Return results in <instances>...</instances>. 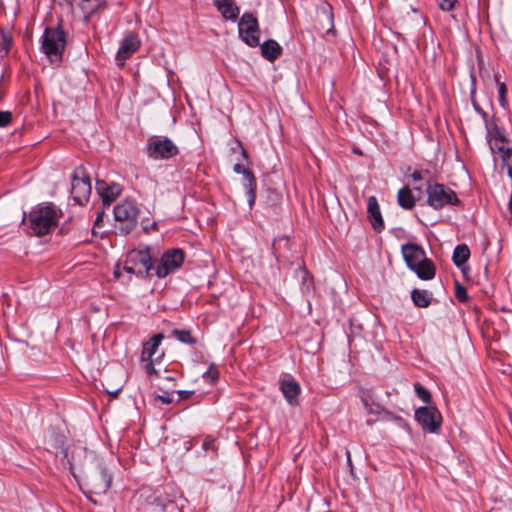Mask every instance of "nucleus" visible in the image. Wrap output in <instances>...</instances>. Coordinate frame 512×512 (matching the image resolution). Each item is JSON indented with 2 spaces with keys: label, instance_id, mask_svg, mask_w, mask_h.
I'll list each match as a JSON object with an SVG mask.
<instances>
[{
  "label": "nucleus",
  "instance_id": "1",
  "mask_svg": "<svg viewBox=\"0 0 512 512\" xmlns=\"http://www.w3.org/2000/svg\"><path fill=\"white\" fill-rule=\"evenodd\" d=\"M62 216L53 203H43L35 206L28 215V233L33 236L42 237L58 225Z\"/></svg>",
  "mask_w": 512,
  "mask_h": 512
},
{
  "label": "nucleus",
  "instance_id": "2",
  "mask_svg": "<svg viewBox=\"0 0 512 512\" xmlns=\"http://www.w3.org/2000/svg\"><path fill=\"white\" fill-rule=\"evenodd\" d=\"M151 249L147 245H139L126 254L123 269L139 278L149 279L155 275V263Z\"/></svg>",
  "mask_w": 512,
  "mask_h": 512
},
{
  "label": "nucleus",
  "instance_id": "3",
  "mask_svg": "<svg viewBox=\"0 0 512 512\" xmlns=\"http://www.w3.org/2000/svg\"><path fill=\"white\" fill-rule=\"evenodd\" d=\"M66 44V33L60 25L45 28L41 37V51L50 63L59 64L62 61Z\"/></svg>",
  "mask_w": 512,
  "mask_h": 512
},
{
  "label": "nucleus",
  "instance_id": "4",
  "mask_svg": "<svg viewBox=\"0 0 512 512\" xmlns=\"http://www.w3.org/2000/svg\"><path fill=\"white\" fill-rule=\"evenodd\" d=\"M112 477L107 470L97 462L93 467L83 471L85 493L103 495L111 486Z\"/></svg>",
  "mask_w": 512,
  "mask_h": 512
},
{
  "label": "nucleus",
  "instance_id": "5",
  "mask_svg": "<svg viewBox=\"0 0 512 512\" xmlns=\"http://www.w3.org/2000/svg\"><path fill=\"white\" fill-rule=\"evenodd\" d=\"M140 209L134 200L126 199L114 207L116 228L122 235L130 234L138 224Z\"/></svg>",
  "mask_w": 512,
  "mask_h": 512
},
{
  "label": "nucleus",
  "instance_id": "6",
  "mask_svg": "<svg viewBox=\"0 0 512 512\" xmlns=\"http://www.w3.org/2000/svg\"><path fill=\"white\" fill-rule=\"evenodd\" d=\"M426 193L427 204L435 210L442 209L446 205H459L460 203L456 193L443 184H428Z\"/></svg>",
  "mask_w": 512,
  "mask_h": 512
},
{
  "label": "nucleus",
  "instance_id": "7",
  "mask_svg": "<svg viewBox=\"0 0 512 512\" xmlns=\"http://www.w3.org/2000/svg\"><path fill=\"white\" fill-rule=\"evenodd\" d=\"M91 180L85 168L79 166L74 169L71 181V195L76 204L84 205L89 201L91 194Z\"/></svg>",
  "mask_w": 512,
  "mask_h": 512
},
{
  "label": "nucleus",
  "instance_id": "8",
  "mask_svg": "<svg viewBox=\"0 0 512 512\" xmlns=\"http://www.w3.org/2000/svg\"><path fill=\"white\" fill-rule=\"evenodd\" d=\"M185 259V253L182 249L173 248L163 253L157 265L155 266V276L165 278L169 274L178 270Z\"/></svg>",
  "mask_w": 512,
  "mask_h": 512
},
{
  "label": "nucleus",
  "instance_id": "9",
  "mask_svg": "<svg viewBox=\"0 0 512 512\" xmlns=\"http://www.w3.org/2000/svg\"><path fill=\"white\" fill-rule=\"evenodd\" d=\"M179 154V148L168 137H154L147 144V155L154 160H167Z\"/></svg>",
  "mask_w": 512,
  "mask_h": 512
},
{
  "label": "nucleus",
  "instance_id": "10",
  "mask_svg": "<svg viewBox=\"0 0 512 512\" xmlns=\"http://www.w3.org/2000/svg\"><path fill=\"white\" fill-rule=\"evenodd\" d=\"M415 420L429 433H438L442 425V415L435 406H423L415 410Z\"/></svg>",
  "mask_w": 512,
  "mask_h": 512
},
{
  "label": "nucleus",
  "instance_id": "11",
  "mask_svg": "<svg viewBox=\"0 0 512 512\" xmlns=\"http://www.w3.org/2000/svg\"><path fill=\"white\" fill-rule=\"evenodd\" d=\"M238 30L241 39L250 47L260 44L259 25L257 18L252 13H244L239 20Z\"/></svg>",
  "mask_w": 512,
  "mask_h": 512
},
{
  "label": "nucleus",
  "instance_id": "12",
  "mask_svg": "<svg viewBox=\"0 0 512 512\" xmlns=\"http://www.w3.org/2000/svg\"><path fill=\"white\" fill-rule=\"evenodd\" d=\"M141 45L139 36L134 32L127 33L120 43V47L116 54V61L120 67L125 65L127 59H129Z\"/></svg>",
  "mask_w": 512,
  "mask_h": 512
},
{
  "label": "nucleus",
  "instance_id": "13",
  "mask_svg": "<svg viewBox=\"0 0 512 512\" xmlns=\"http://www.w3.org/2000/svg\"><path fill=\"white\" fill-rule=\"evenodd\" d=\"M279 388L284 398L291 406H297L299 404L301 387L292 376L281 379Z\"/></svg>",
  "mask_w": 512,
  "mask_h": 512
},
{
  "label": "nucleus",
  "instance_id": "14",
  "mask_svg": "<svg viewBox=\"0 0 512 512\" xmlns=\"http://www.w3.org/2000/svg\"><path fill=\"white\" fill-rule=\"evenodd\" d=\"M401 251L406 265L410 270L416 267V265H418L420 262H423V260L426 258L424 249L417 244H404L401 247Z\"/></svg>",
  "mask_w": 512,
  "mask_h": 512
},
{
  "label": "nucleus",
  "instance_id": "15",
  "mask_svg": "<svg viewBox=\"0 0 512 512\" xmlns=\"http://www.w3.org/2000/svg\"><path fill=\"white\" fill-rule=\"evenodd\" d=\"M67 5L73 7L74 3L78 5L87 21L91 15L106 7V0H65Z\"/></svg>",
  "mask_w": 512,
  "mask_h": 512
},
{
  "label": "nucleus",
  "instance_id": "16",
  "mask_svg": "<svg viewBox=\"0 0 512 512\" xmlns=\"http://www.w3.org/2000/svg\"><path fill=\"white\" fill-rule=\"evenodd\" d=\"M96 190L105 204L112 203L122 192V187L117 183L107 184L103 180L96 181Z\"/></svg>",
  "mask_w": 512,
  "mask_h": 512
},
{
  "label": "nucleus",
  "instance_id": "17",
  "mask_svg": "<svg viewBox=\"0 0 512 512\" xmlns=\"http://www.w3.org/2000/svg\"><path fill=\"white\" fill-rule=\"evenodd\" d=\"M367 213L373 229L381 232L384 229V221L375 196H370L367 200Z\"/></svg>",
  "mask_w": 512,
  "mask_h": 512
},
{
  "label": "nucleus",
  "instance_id": "18",
  "mask_svg": "<svg viewBox=\"0 0 512 512\" xmlns=\"http://www.w3.org/2000/svg\"><path fill=\"white\" fill-rule=\"evenodd\" d=\"M164 339L163 333L154 334L149 340L143 343L142 345V353H141V361L152 360L155 359L157 355L161 351H159V346Z\"/></svg>",
  "mask_w": 512,
  "mask_h": 512
},
{
  "label": "nucleus",
  "instance_id": "19",
  "mask_svg": "<svg viewBox=\"0 0 512 512\" xmlns=\"http://www.w3.org/2000/svg\"><path fill=\"white\" fill-rule=\"evenodd\" d=\"M214 4L224 19L235 21L238 18L240 10L234 0H214Z\"/></svg>",
  "mask_w": 512,
  "mask_h": 512
},
{
  "label": "nucleus",
  "instance_id": "20",
  "mask_svg": "<svg viewBox=\"0 0 512 512\" xmlns=\"http://www.w3.org/2000/svg\"><path fill=\"white\" fill-rule=\"evenodd\" d=\"M242 185L246 190L249 207L252 209L255 204L257 191V179L252 171L246 172L243 176Z\"/></svg>",
  "mask_w": 512,
  "mask_h": 512
},
{
  "label": "nucleus",
  "instance_id": "21",
  "mask_svg": "<svg viewBox=\"0 0 512 512\" xmlns=\"http://www.w3.org/2000/svg\"><path fill=\"white\" fill-rule=\"evenodd\" d=\"M470 257V249L466 244H459L455 247L453 251L452 260L455 266L460 268L463 273H466L468 268L465 266V263Z\"/></svg>",
  "mask_w": 512,
  "mask_h": 512
},
{
  "label": "nucleus",
  "instance_id": "22",
  "mask_svg": "<svg viewBox=\"0 0 512 512\" xmlns=\"http://www.w3.org/2000/svg\"><path fill=\"white\" fill-rule=\"evenodd\" d=\"M411 271L415 272L422 280H431L435 277L436 267L432 260L426 257L423 262H420L416 267L411 269Z\"/></svg>",
  "mask_w": 512,
  "mask_h": 512
},
{
  "label": "nucleus",
  "instance_id": "23",
  "mask_svg": "<svg viewBox=\"0 0 512 512\" xmlns=\"http://www.w3.org/2000/svg\"><path fill=\"white\" fill-rule=\"evenodd\" d=\"M318 23L326 34L334 33L333 12L332 7L329 4H326L322 7L321 14L318 18Z\"/></svg>",
  "mask_w": 512,
  "mask_h": 512
},
{
  "label": "nucleus",
  "instance_id": "24",
  "mask_svg": "<svg viewBox=\"0 0 512 512\" xmlns=\"http://www.w3.org/2000/svg\"><path fill=\"white\" fill-rule=\"evenodd\" d=\"M260 48L261 55L271 62L276 60L282 53L281 46L273 39L265 41Z\"/></svg>",
  "mask_w": 512,
  "mask_h": 512
},
{
  "label": "nucleus",
  "instance_id": "25",
  "mask_svg": "<svg viewBox=\"0 0 512 512\" xmlns=\"http://www.w3.org/2000/svg\"><path fill=\"white\" fill-rule=\"evenodd\" d=\"M397 203L401 208L405 210H411L414 208L416 199L412 193V190L408 186H405L398 191Z\"/></svg>",
  "mask_w": 512,
  "mask_h": 512
},
{
  "label": "nucleus",
  "instance_id": "26",
  "mask_svg": "<svg viewBox=\"0 0 512 512\" xmlns=\"http://www.w3.org/2000/svg\"><path fill=\"white\" fill-rule=\"evenodd\" d=\"M486 137L488 143L490 140L507 141L502 129L498 126L497 120L493 117L491 120H486Z\"/></svg>",
  "mask_w": 512,
  "mask_h": 512
},
{
  "label": "nucleus",
  "instance_id": "27",
  "mask_svg": "<svg viewBox=\"0 0 512 512\" xmlns=\"http://www.w3.org/2000/svg\"><path fill=\"white\" fill-rule=\"evenodd\" d=\"M507 143H508V140L507 141L490 140V143H488L491 152L493 154H498L499 157L506 163L512 156V149L506 146Z\"/></svg>",
  "mask_w": 512,
  "mask_h": 512
},
{
  "label": "nucleus",
  "instance_id": "28",
  "mask_svg": "<svg viewBox=\"0 0 512 512\" xmlns=\"http://www.w3.org/2000/svg\"><path fill=\"white\" fill-rule=\"evenodd\" d=\"M411 299L415 306L419 308H426L431 304L432 293L427 290L415 288L411 292Z\"/></svg>",
  "mask_w": 512,
  "mask_h": 512
},
{
  "label": "nucleus",
  "instance_id": "29",
  "mask_svg": "<svg viewBox=\"0 0 512 512\" xmlns=\"http://www.w3.org/2000/svg\"><path fill=\"white\" fill-rule=\"evenodd\" d=\"M362 402L368 414H379L380 411H383L388 418L397 421L400 425L408 427V424L403 420V418L393 415L391 412L384 410L379 405L373 407V405L365 398H362Z\"/></svg>",
  "mask_w": 512,
  "mask_h": 512
},
{
  "label": "nucleus",
  "instance_id": "30",
  "mask_svg": "<svg viewBox=\"0 0 512 512\" xmlns=\"http://www.w3.org/2000/svg\"><path fill=\"white\" fill-rule=\"evenodd\" d=\"M0 36V54L6 55L13 44V37L9 31L4 29H0Z\"/></svg>",
  "mask_w": 512,
  "mask_h": 512
},
{
  "label": "nucleus",
  "instance_id": "31",
  "mask_svg": "<svg viewBox=\"0 0 512 512\" xmlns=\"http://www.w3.org/2000/svg\"><path fill=\"white\" fill-rule=\"evenodd\" d=\"M172 335L177 338L178 341L194 345L197 343V340L195 337L192 336L191 332L186 329H173Z\"/></svg>",
  "mask_w": 512,
  "mask_h": 512
},
{
  "label": "nucleus",
  "instance_id": "32",
  "mask_svg": "<svg viewBox=\"0 0 512 512\" xmlns=\"http://www.w3.org/2000/svg\"><path fill=\"white\" fill-rule=\"evenodd\" d=\"M414 390L418 398H420L424 403L430 404L432 401V395L428 389L422 386L420 383L414 384Z\"/></svg>",
  "mask_w": 512,
  "mask_h": 512
},
{
  "label": "nucleus",
  "instance_id": "33",
  "mask_svg": "<svg viewBox=\"0 0 512 512\" xmlns=\"http://www.w3.org/2000/svg\"><path fill=\"white\" fill-rule=\"evenodd\" d=\"M495 79H496V82L498 83V95H499V103L500 105L505 108L507 105H508V100H507V87H506V84L504 82H499L498 81V77L495 76Z\"/></svg>",
  "mask_w": 512,
  "mask_h": 512
},
{
  "label": "nucleus",
  "instance_id": "34",
  "mask_svg": "<svg viewBox=\"0 0 512 512\" xmlns=\"http://www.w3.org/2000/svg\"><path fill=\"white\" fill-rule=\"evenodd\" d=\"M164 355H165V353H164V351L162 350V351L159 353V355H157V356L155 357V359H152V360H145V361H144V362L146 363V364H145V370H146L147 374H150V375H151V374H155V375H157V370H156V369H155V367H154V363H155V362H159V361H161V360H162V358L164 357Z\"/></svg>",
  "mask_w": 512,
  "mask_h": 512
},
{
  "label": "nucleus",
  "instance_id": "35",
  "mask_svg": "<svg viewBox=\"0 0 512 512\" xmlns=\"http://www.w3.org/2000/svg\"><path fill=\"white\" fill-rule=\"evenodd\" d=\"M203 378L214 383L219 378V371L215 364H211L208 370L203 374Z\"/></svg>",
  "mask_w": 512,
  "mask_h": 512
},
{
  "label": "nucleus",
  "instance_id": "36",
  "mask_svg": "<svg viewBox=\"0 0 512 512\" xmlns=\"http://www.w3.org/2000/svg\"><path fill=\"white\" fill-rule=\"evenodd\" d=\"M455 297L460 302H466L468 300L467 290L460 283L456 282L455 285Z\"/></svg>",
  "mask_w": 512,
  "mask_h": 512
},
{
  "label": "nucleus",
  "instance_id": "37",
  "mask_svg": "<svg viewBox=\"0 0 512 512\" xmlns=\"http://www.w3.org/2000/svg\"><path fill=\"white\" fill-rule=\"evenodd\" d=\"M12 122V113L10 111H0V127H7Z\"/></svg>",
  "mask_w": 512,
  "mask_h": 512
},
{
  "label": "nucleus",
  "instance_id": "38",
  "mask_svg": "<svg viewBox=\"0 0 512 512\" xmlns=\"http://www.w3.org/2000/svg\"><path fill=\"white\" fill-rule=\"evenodd\" d=\"M457 0H437L438 5L443 11H451Z\"/></svg>",
  "mask_w": 512,
  "mask_h": 512
},
{
  "label": "nucleus",
  "instance_id": "39",
  "mask_svg": "<svg viewBox=\"0 0 512 512\" xmlns=\"http://www.w3.org/2000/svg\"><path fill=\"white\" fill-rule=\"evenodd\" d=\"M155 399L167 405L173 402V398L169 392H166L164 395H157Z\"/></svg>",
  "mask_w": 512,
  "mask_h": 512
},
{
  "label": "nucleus",
  "instance_id": "40",
  "mask_svg": "<svg viewBox=\"0 0 512 512\" xmlns=\"http://www.w3.org/2000/svg\"><path fill=\"white\" fill-rule=\"evenodd\" d=\"M233 171L236 173V174H241L242 176H244L246 174V172H250L251 170L246 168L244 166V164H241V163H236L233 167Z\"/></svg>",
  "mask_w": 512,
  "mask_h": 512
},
{
  "label": "nucleus",
  "instance_id": "41",
  "mask_svg": "<svg viewBox=\"0 0 512 512\" xmlns=\"http://www.w3.org/2000/svg\"><path fill=\"white\" fill-rule=\"evenodd\" d=\"M177 394L179 395V401L180 400H187V399H189L194 394V391L179 390V391H177Z\"/></svg>",
  "mask_w": 512,
  "mask_h": 512
},
{
  "label": "nucleus",
  "instance_id": "42",
  "mask_svg": "<svg viewBox=\"0 0 512 512\" xmlns=\"http://www.w3.org/2000/svg\"><path fill=\"white\" fill-rule=\"evenodd\" d=\"M103 222V217L101 214H99L94 222V226H93V229H92V232L94 235H97L98 232L96 231V228L97 227H100V225L102 224Z\"/></svg>",
  "mask_w": 512,
  "mask_h": 512
},
{
  "label": "nucleus",
  "instance_id": "43",
  "mask_svg": "<svg viewBox=\"0 0 512 512\" xmlns=\"http://www.w3.org/2000/svg\"><path fill=\"white\" fill-rule=\"evenodd\" d=\"M214 442L215 440L214 439H206L204 442H203V449L204 450H209V449H214Z\"/></svg>",
  "mask_w": 512,
  "mask_h": 512
},
{
  "label": "nucleus",
  "instance_id": "44",
  "mask_svg": "<svg viewBox=\"0 0 512 512\" xmlns=\"http://www.w3.org/2000/svg\"><path fill=\"white\" fill-rule=\"evenodd\" d=\"M474 107L476 109V111L482 116V118L484 119V121L486 122V120H489L488 119V114L487 112H485L482 108H480L478 105H475L474 104Z\"/></svg>",
  "mask_w": 512,
  "mask_h": 512
},
{
  "label": "nucleus",
  "instance_id": "45",
  "mask_svg": "<svg viewBox=\"0 0 512 512\" xmlns=\"http://www.w3.org/2000/svg\"><path fill=\"white\" fill-rule=\"evenodd\" d=\"M238 146L239 148L241 149V154L243 156V158L249 162V155H248V152L246 151V149L242 146L241 142H238Z\"/></svg>",
  "mask_w": 512,
  "mask_h": 512
},
{
  "label": "nucleus",
  "instance_id": "46",
  "mask_svg": "<svg viewBox=\"0 0 512 512\" xmlns=\"http://www.w3.org/2000/svg\"><path fill=\"white\" fill-rule=\"evenodd\" d=\"M121 390H122V387H119V388H117V389H115V390H109V389H107V390H106V392H107L109 395H111L113 398H117Z\"/></svg>",
  "mask_w": 512,
  "mask_h": 512
},
{
  "label": "nucleus",
  "instance_id": "47",
  "mask_svg": "<svg viewBox=\"0 0 512 512\" xmlns=\"http://www.w3.org/2000/svg\"><path fill=\"white\" fill-rule=\"evenodd\" d=\"M411 176L414 181H420L423 179L422 174L419 171H414Z\"/></svg>",
  "mask_w": 512,
  "mask_h": 512
},
{
  "label": "nucleus",
  "instance_id": "48",
  "mask_svg": "<svg viewBox=\"0 0 512 512\" xmlns=\"http://www.w3.org/2000/svg\"><path fill=\"white\" fill-rule=\"evenodd\" d=\"M120 275H121V273H120V271H119V269H118V267H117V268L115 269V271H114V276H115L116 278H119V277H120Z\"/></svg>",
  "mask_w": 512,
  "mask_h": 512
},
{
  "label": "nucleus",
  "instance_id": "49",
  "mask_svg": "<svg viewBox=\"0 0 512 512\" xmlns=\"http://www.w3.org/2000/svg\"><path fill=\"white\" fill-rule=\"evenodd\" d=\"M346 455H347V463H348L349 465H351L352 463H351V456H350V452H349V451H347Z\"/></svg>",
  "mask_w": 512,
  "mask_h": 512
},
{
  "label": "nucleus",
  "instance_id": "50",
  "mask_svg": "<svg viewBox=\"0 0 512 512\" xmlns=\"http://www.w3.org/2000/svg\"><path fill=\"white\" fill-rule=\"evenodd\" d=\"M508 175L512 178V166L508 167Z\"/></svg>",
  "mask_w": 512,
  "mask_h": 512
},
{
  "label": "nucleus",
  "instance_id": "51",
  "mask_svg": "<svg viewBox=\"0 0 512 512\" xmlns=\"http://www.w3.org/2000/svg\"><path fill=\"white\" fill-rule=\"evenodd\" d=\"M171 506H172V508H173V509H175V510H177L178 512H180V511L178 510L177 506H176L174 503H171Z\"/></svg>",
  "mask_w": 512,
  "mask_h": 512
},
{
  "label": "nucleus",
  "instance_id": "52",
  "mask_svg": "<svg viewBox=\"0 0 512 512\" xmlns=\"http://www.w3.org/2000/svg\"><path fill=\"white\" fill-rule=\"evenodd\" d=\"M302 273H303L305 276H306V275H308V271H307L305 268H303V269H302Z\"/></svg>",
  "mask_w": 512,
  "mask_h": 512
},
{
  "label": "nucleus",
  "instance_id": "53",
  "mask_svg": "<svg viewBox=\"0 0 512 512\" xmlns=\"http://www.w3.org/2000/svg\"><path fill=\"white\" fill-rule=\"evenodd\" d=\"M354 152H355L356 154H361V151H360L359 149H354Z\"/></svg>",
  "mask_w": 512,
  "mask_h": 512
},
{
  "label": "nucleus",
  "instance_id": "54",
  "mask_svg": "<svg viewBox=\"0 0 512 512\" xmlns=\"http://www.w3.org/2000/svg\"><path fill=\"white\" fill-rule=\"evenodd\" d=\"M367 424H368V425H372V421L367 420Z\"/></svg>",
  "mask_w": 512,
  "mask_h": 512
}]
</instances>
